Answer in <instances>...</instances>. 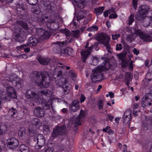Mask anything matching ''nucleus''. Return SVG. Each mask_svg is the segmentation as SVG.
<instances>
[{"label": "nucleus", "mask_w": 152, "mask_h": 152, "mask_svg": "<svg viewBox=\"0 0 152 152\" xmlns=\"http://www.w3.org/2000/svg\"><path fill=\"white\" fill-rule=\"evenodd\" d=\"M104 10V7H101L95 9L94 11L97 15H99L103 12Z\"/></svg>", "instance_id": "nucleus-33"}, {"label": "nucleus", "mask_w": 152, "mask_h": 152, "mask_svg": "<svg viewBox=\"0 0 152 152\" xmlns=\"http://www.w3.org/2000/svg\"><path fill=\"white\" fill-rule=\"evenodd\" d=\"M97 105L99 110L103 109L104 105L103 100L102 99L99 100L97 103Z\"/></svg>", "instance_id": "nucleus-39"}, {"label": "nucleus", "mask_w": 152, "mask_h": 152, "mask_svg": "<svg viewBox=\"0 0 152 152\" xmlns=\"http://www.w3.org/2000/svg\"><path fill=\"white\" fill-rule=\"evenodd\" d=\"M34 140L37 141V144L35 146V148L37 149H39L41 148L45 145V141L44 136L42 134H39L36 138H35Z\"/></svg>", "instance_id": "nucleus-12"}, {"label": "nucleus", "mask_w": 152, "mask_h": 152, "mask_svg": "<svg viewBox=\"0 0 152 152\" xmlns=\"http://www.w3.org/2000/svg\"><path fill=\"white\" fill-rule=\"evenodd\" d=\"M110 67L109 63L106 62L105 64H102L101 66H98L96 68L92 70L93 73L91 75V79H93L102 78L103 77L102 71L108 69Z\"/></svg>", "instance_id": "nucleus-4"}, {"label": "nucleus", "mask_w": 152, "mask_h": 152, "mask_svg": "<svg viewBox=\"0 0 152 152\" xmlns=\"http://www.w3.org/2000/svg\"><path fill=\"white\" fill-rule=\"evenodd\" d=\"M109 96L111 98H113L114 97V94L113 93L111 92H109L108 93Z\"/></svg>", "instance_id": "nucleus-63"}, {"label": "nucleus", "mask_w": 152, "mask_h": 152, "mask_svg": "<svg viewBox=\"0 0 152 152\" xmlns=\"http://www.w3.org/2000/svg\"><path fill=\"white\" fill-rule=\"evenodd\" d=\"M60 31L63 34H65L66 36H69L71 34L69 31L67 29H61L60 30Z\"/></svg>", "instance_id": "nucleus-35"}, {"label": "nucleus", "mask_w": 152, "mask_h": 152, "mask_svg": "<svg viewBox=\"0 0 152 152\" xmlns=\"http://www.w3.org/2000/svg\"><path fill=\"white\" fill-rule=\"evenodd\" d=\"M17 23L18 25L20 26L21 27L26 29L27 30L28 28L27 24L22 21L20 20L18 21L17 22Z\"/></svg>", "instance_id": "nucleus-32"}, {"label": "nucleus", "mask_w": 152, "mask_h": 152, "mask_svg": "<svg viewBox=\"0 0 152 152\" xmlns=\"http://www.w3.org/2000/svg\"><path fill=\"white\" fill-rule=\"evenodd\" d=\"M76 3L77 6L80 9L83 8L86 5V3L84 0H72Z\"/></svg>", "instance_id": "nucleus-22"}, {"label": "nucleus", "mask_w": 152, "mask_h": 152, "mask_svg": "<svg viewBox=\"0 0 152 152\" xmlns=\"http://www.w3.org/2000/svg\"><path fill=\"white\" fill-rule=\"evenodd\" d=\"M98 40L100 42L106 46L107 51L110 52V45L109 44L110 40L109 37L106 35H101L98 37Z\"/></svg>", "instance_id": "nucleus-10"}, {"label": "nucleus", "mask_w": 152, "mask_h": 152, "mask_svg": "<svg viewBox=\"0 0 152 152\" xmlns=\"http://www.w3.org/2000/svg\"><path fill=\"white\" fill-rule=\"evenodd\" d=\"M32 12L36 14H39L40 12V10L38 7H35L31 8Z\"/></svg>", "instance_id": "nucleus-37"}, {"label": "nucleus", "mask_w": 152, "mask_h": 152, "mask_svg": "<svg viewBox=\"0 0 152 152\" xmlns=\"http://www.w3.org/2000/svg\"><path fill=\"white\" fill-rule=\"evenodd\" d=\"M122 49L121 45V44H117L116 47V50H120Z\"/></svg>", "instance_id": "nucleus-56"}, {"label": "nucleus", "mask_w": 152, "mask_h": 152, "mask_svg": "<svg viewBox=\"0 0 152 152\" xmlns=\"http://www.w3.org/2000/svg\"><path fill=\"white\" fill-rule=\"evenodd\" d=\"M39 42V40L37 38L30 37L28 39L26 44L22 45L20 46H18V49L21 50L24 47H26L28 46H36Z\"/></svg>", "instance_id": "nucleus-11"}, {"label": "nucleus", "mask_w": 152, "mask_h": 152, "mask_svg": "<svg viewBox=\"0 0 152 152\" xmlns=\"http://www.w3.org/2000/svg\"><path fill=\"white\" fill-rule=\"evenodd\" d=\"M125 78L127 80H129L132 79L131 74L129 72H127L125 75Z\"/></svg>", "instance_id": "nucleus-47"}, {"label": "nucleus", "mask_w": 152, "mask_h": 152, "mask_svg": "<svg viewBox=\"0 0 152 152\" xmlns=\"http://www.w3.org/2000/svg\"><path fill=\"white\" fill-rule=\"evenodd\" d=\"M19 149L21 152H29L30 151L29 148L24 144L21 145Z\"/></svg>", "instance_id": "nucleus-29"}, {"label": "nucleus", "mask_w": 152, "mask_h": 152, "mask_svg": "<svg viewBox=\"0 0 152 152\" xmlns=\"http://www.w3.org/2000/svg\"><path fill=\"white\" fill-rule=\"evenodd\" d=\"M17 10L18 11H21L24 10L22 4H18L16 5Z\"/></svg>", "instance_id": "nucleus-45"}, {"label": "nucleus", "mask_w": 152, "mask_h": 152, "mask_svg": "<svg viewBox=\"0 0 152 152\" xmlns=\"http://www.w3.org/2000/svg\"><path fill=\"white\" fill-rule=\"evenodd\" d=\"M149 7L147 5H142L140 6L138 9V12L143 15H146L148 13Z\"/></svg>", "instance_id": "nucleus-21"}, {"label": "nucleus", "mask_w": 152, "mask_h": 152, "mask_svg": "<svg viewBox=\"0 0 152 152\" xmlns=\"http://www.w3.org/2000/svg\"><path fill=\"white\" fill-rule=\"evenodd\" d=\"M25 128H20L18 132V134L19 137L22 139H24L26 136L27 134L26 133Z\"/></svg>", "instance_id": "nucleus-25"}, {"label": "nucleus", "mask_w": 152, "mask_h": 152, "mask_svg": "<svg viewBox=\"0 0 152 152\" xmlns=\"http://www.w3.org/2000/svg\"><path fill=\"white\" fill-rule=\"evenodd\" d=\"M98 29V28L97 26H92L87 28V30L90 31H96Z\"/></svg>", "instance_id": "nucleus-41"}, {"label": "nucleus", "mask_w": 152, "mask_h": 152, "mask_svg": "<svg viewBox=\"0 0 152 152\" xmlns=\"http://www.w3.org/2000/svg\"><path fill=\"white\" fill-rule=\"evenodd\" d=\"M72 105L76 107L77 108L79 109V102L77 100H74L73 102Z\"/></svg>", "instance_id": "nucleus-46"}, {"label": "nucleus", "mask_w": 152, "mask_h": 152, "mask_svg": "<svg viewBox=\"0 0 152 152\" xmlns=\"http://www.w3.org/2000/svg\"><path fill=\"white\" fill-rule=\"evenodd\" d=\"M59 151L60 152H62L63 151L67 152L69 149V148L67 145H65L63 144H61L59 146Z\"/></svg>", "instance_id": "nucleus-28"}, {"label": "nucleus", "mask_w": 152, "mask_h": 152, "mask_svg": "<svg viewBox=\"0 0 152 152\" xmlns=\"http://www.w3.org/2000/svg\"><path fill=\"white\" fill-rule=\"evenodd\" d=\"M52 94V92L51 91L45 90L39 92L34 88L27 90L25 93L26 98L41 103L42 106L46 110L49 109L50 105H51L50 101Z\"/></svg>", "instance_id": "nucleus-1"}, {"label": "nucleus", "mask_w": 152, "mask_h": 152, "mask_svg": "<svg viewBox=\"0 0 152 152\" xmlns=\"http://www.w3.org/2000/svg\"><path fill=\"white\" fill-rule=\"evenodd\" d=\"M85 116V113L82 110L80 111V114H79L77 118H76L75 121V125H80L81 124V121L83 120V118Z\"/></svg>", "instance_id": "nucleus-19"}, {"label": "nucleus", "mask_w": 152, "mask_h": 152, "mask_svg": "<svg viewBox=\"0 0 152 152\" xmlns=\"http://www.w3.org/2000/svg\"><path fill=\"white\" fill-rule=\"evenodd\" d=\"M1 95V98L5 100H8L10 97L12 98H16L17 97L14 88L10 86L7 88L6 92H2Z\"/></svg>", "instance_id": "nucleus-5"}, {"label": "nucleus", "mask_w": 152, "mask_h": 152, "mask_svg": "<svg viewBox=\"0 0 152 152\" xmlns=\"http://www.w3.org/2000/svg\"><path fill=\"white\" fill-rule=\"evenodd\" d=\"M15 86L18 88H19L23 86V80L22 79H20L15 82Z\"/></svg>", "instance_id": "nucleus-34"}, {"label": "nucleus", "mask_w": 152, "mask_h": 152, "mask_svg": "<svg viewBox=\"0 0 152 152\" xmlns=\"http://www.w3.org/2000/svg\"><path fill=\"white\" fill-rule=\"evenodd\" d=\"M145 97V98L151 101L152 100V91L151 92L146 94Z\"/></svg>", "instance_id": "nucleus-44"}, {"label": "nucleus", "mask_w": 152, "mask_h": 152, "mask_svg": "<svg viewBox=\"0 0 152 152\" xmlns=\"http://www.w3.org/2000/svg\"><path fill=\"white\" fill-rule=\"evenodd\" d=\"M133 52L136 55H138L139 53V51L137 50L135 48L133 49Z\"/></svg>", "instance_id": "nucleus-61"}, {"label": "nucleus", "mask_w": 152, "mask_h": 152, "mask_svg": "<svg viewBox=\"0 0 152 152\" xmlns=\"http://www.w3.org/2000/svg\"><path fill=\"white\" fill-rule=\"evenodd\" d=\"M89 45V43L88 42H87L85 46L86 50L82 51L81 53L82 60L83 62H85L86 58L90 54L91 50L94 46V45H93L91 46L88 47Z\"/></svg>", "instance_id": "nucleus-13"}, {"label": "nucleus", "mask_w": 152, "mask_h": 152, "mask_svg": "<svg viewBox=\"0 0 152 152\" xmlns=\"http://www.w3.org/2000/svg\"><path fill=\"white\" fill-rule=\"evenodd\" d=\"M39 63L42 65H45L48 64L50 61L49 59L47 58L38 56L37 58Z\"/></svg>", "instance_id": "nucleus-23"}, {"label": "nucleus", "mask_w": 152, "mask_h": 152, "mask_svg": "<svg viewBox=\"0 0 152 152\" xmlns=\"http://www.w3.org/2000/svg\"><path fill=\"white\" fill-rule=\"evenodd\" d=\"M56 46L53 49V51L54 53H64L71 56L73 52V49L70 47H67L66 49H62L63 47L65 46L67 42H57L54 43Z\"/></svg>", "instance_id": "nucleus-3"}, {"label": "nucleus", "mask_w": 152, "mask_h": 152, "mask_svg": "<svg viewBox=\"0 0 152 152\" xmlns=\"http://www.w3.org/2000/svg\"><path fill=\"white\" fill-rule=\"evenodd\" d=\"M110 128V126H107L105 128L103 129L102 130L104 132H107Z\"/></svg>", "instance_id": "nucleus-64"}, {"label": "nucleus", "mask_w": 152, "mask_h": 152, "mask_svg": "<svg viewBox=\"0 0 152 152\" xmlns=\"http://www.w3.org/2000/svg\"><path fill=\"white\" fill-rule=\"evenodd\" d=\"M112 39H113L115 40L118 39L120 37V34H115L112 35Z\"/></svg>", "instance_id": "nucleus-53"}, {"label": "nucleus", "mask_w": 152, "mask_h": 152, "mask_svg": "<svg viewBox=\"0 0 152 152\" xmlns=\"http://www.w3.org/2000/svg\"><path fill=\"white\" fill-rule=\"evenodd\" d=\"M109 11L110 14V15L109 16V18H116L117 17V15L113 8H112L111 9H110Z\"/></svg>", "instance_id": "nucleus-31"}, {"label": "nucleus", "mask_w": 152, "mask_h": 152, "mask_svg": "<svg viewBox=\"0 0 152 152\" xmlns=\"http://www.w3.org/2000/svg\"><path fill=\"white\" fill-rule=\"evenodd\" d=\"M151 101L149 99H146V98H144L142 100L141 103L142 106L143 107H145L148 105L151 106Z\"/></svg>", "instance_id": "nucleus-27"}, {"label": "nucleus", "mask_w": 152, "mask_h": 152, "mask_svg": "<svg viewBox=\"0 0 152 152\" xmlns=\"http://www.w3.org/2000/svg\"><path fill=\"white\" fill-rule=\"evenodd\" d=\"M110 14L109 10H108L105 11L103 13L105 17H106L108 16V13Z\"/></svg>", "instance_id": "nucleus-62"}, {"label": "nucleus", "mask_w": 152, "mask_h": 152, "mask_svg": "<svg viewBox=\"0 0 152 152\" xmlns=\"http://www.w3.org/2000/svg\"><path fill=\"white\" fill-rule=\"evenodd\" d=\"M85 99L86 97L83 94H82L80 97V102L81 103L85 101Z\"/></svg>", "instance_id": "nucleus-55"}, {"label": "nucleus", "mask_w": 152, "mask_h": 152, "mask_svg": "<svg viewBox=\"0 0 152 152\" xmlns=\"http://www.w3.org/2000/svg\"><path fill=\"white\" fill-rule=\"evenodd\" d=\"M135 38V37H134L133 35H128L126 39L127 40L131 42Z\"/></svg>", "instance_id": "nucleus-49"}, {"label": "nucleus", "mask_w": 152, "mask_h": 152, "mask_svg": "<svg viewBox=\"0 0 152 152\" xmlns=\"http://www.w3.org/2000/svg\"><path fill=\"white\" fill-rule=\"evenodd\" d=\"M41 22L43 23H47V25H49V24L50 25L51 23H55V21L54 20H52L50 19L47 16H45L44 18H42L41 20Z\"/></svg>", "instance_id": "nucleus-24"}, {"label": "nucleus", "mask_w": 152, "mask_h": 152, "mask_svg": "<svg viewBox=\"0 0 152 152\" xmlns=\"http://www.w3.org/2000/svg\"><path fill=\"white\" fill-rule=\"evenodd\" d=\"M61 80L62 82L60 85L63 89L64 94H67L70 91V87L67 85V82L66 79L62 78Z\"/></svg>", "instance_id": "nucleus-17"}, {"label": "nucleus", "mask_w": 152, "mask_h": 152, "mask_svg": "<svg viewBox=\"0 0 152 152\" xmlns=\"http://www.w3.org/2000/svg\"><path fill=\"white\" fill-rule=\"evenodd\" d=\"M32 124L35 126L39 128L42 125V122L37 118H34L31 121Z\"/></svg>", "instance_id": "nucleus-26"}, {"label": "nucleus", "mask_w": 152, "mask_h": 152, "mask_svg": "<svg viewBox=\"0 0 152 152\" xmlns=\"http://www.w3.org/2000/svg\"><path fill=\"white\" fill-rule=\"evenodd\" d=\"M34 113L37 117H42L45 114L44 110L40 107L35 108L34 110Z\"/></svg>", "instance_id": "nucleus-18"}, {"label": "nucleus", "mask_w": 152, "mask_h": 152, "mask_svg": "<svg viewBox=\"0 0 152 152\" xmlns=\"http://www.w3.org/2000/svg\"><path fill=\"white\" fill-rule=\"evenodd\" d=\"M37 0H30L29 1V4L33 5H35L37 3Z\"/></svg>", "instance_id": "nucleus-51"}, {"label": "nucleus", "mask_w": 152, "mask_h": 152, "mask_svg": "<svg viewBox=\"0 0 152 152\" xmlns=\"http://www.w3.org/2000/svg\"><path fill=\"white\" fill-rule=\"evenodd\" d=\"M45 152H53V148L47 146L45 148Z\"/></svg>", "instance_id": "nucleus-50"}, {"label": "nucleus", "mask_w": 152, "mask_h": 152, "mask_svg": "<svg viewBox=\"0 0 152 152\" xmlns=\"http://www.w3.org/2000/svg\"><path fill=\"white\" fill-rule=\"evenodd\" d=\"M0 1L3 3H11L13 1V0H0Z\"/></svg>", "instance_id": "nucleus-57"}, {"label": "nucleus", "mask_w": 152, "mask_h": 152, "mask_svg": "<svg viewBox=\"0 0 152 152\" xmlns=\"http://www.w3.org/2000/svg\"><path fill=\"white\" fill-rule=\"evenodd\" d=\"M134 33L144 41H152V37H151L152 36V31L146 34L140 30H136Z\"/></svg>", "instance_id": "nucleus-7"}, {"label": "nucleus", "mask_w": 152, "mask_h": 152, "mask_svg": "<svg viewBox=\"0 0 152 152\" xmlns=\"http://www.w3.org/2000/svg\"><path fill=\"white\" fill-rule=\"evenodd\" d=\"M135 18L136 20L139 21H141L144 20L143 22V26L145 27H147L149 26L150 23L149 21L145 22V21L148 20L149 18H146V15H143L142 13H140V12H138L135 16Z\"/></svg>", "instance_id": "nucleus-14"}, {"label": "nucleus", "mask_w": 152, "mask_h": 152, "mask_svg": "<svg viewBox=\"0 0 152 152\" xmlns=\"http://www.w3.org/2000/svg\"><path fill=\"white\" fill-rule=\"evenodd\" d=\"M138 0H133L132 3L133 7L135 10H136L137 8V1Z\"/></svg>", "instance_id": "nucleus-52"}, {"label": "nucleus", "mask_w": 152, "mask_h": 152, "mask_svg": "<svg viewBox=\"0 0 152 152\" xmlns=\"http://www.w3.org/2000/svg\"><path fill=\"white\" fill-rule=\"evenodd\" d=\"M134 15L131 14L129 18V24L131 25L134 21Z\"/></svg>", "instance_id": "nucleus-43"}, {"label": "nucleus", "mask_w": 152, "mask_h": 152, "mask_svg": "<svg viewBox=\"0 0 152 152\" xmlns=\"http://www.w3.org/2000/svg\"><path fill=\"white\" fill-rule=\"evenodd\" d=\"M36 35L39 36V38L41 40L49 38L50 33L47 30L41 28H37Z\"/></svg>", "instance_id": "nucleus-8"}, {"label": "nucleus", "mask_w": 152, "mask_h": 152, "mask_svg": "<svg viewBox=\"0 0 152 152\" xmlns=\"http://www.w3.org/2000/svg\"><path fill=\"white\" fill-rule=\"evenodd\" d=\"M117 56L121 60H122L125 58L126 54L124 53H122L120 54H118Z\"/></svg>", "instance_id": "nucleus-48"}, {"label": "nucleus", "mask_w": 152, "mask_h": 152, "mask_svg": "<svg viewBox=\"0 0 152 152\" xmlns=\"http://www.w3.org/2000/svg\"><path fill=\"white\" fill-rule=\"evenodd\" d=\"M7 130V126L5 124L0 125V135L5 134Z\"/></svg>", "instance_id": "nucleus-30"}, {"label": "nucleus", "mask_w": 152, "mask_h": 152, "mask_svg": "<svg viewBox=\"0 0 152 152\" xmlns=\"http://www.w3.org/2000/svg\"><path fill=\"white\" fill-rule=\"evenodd\" d=\"M106 116L108 117L109 119L111 121H112L114 118V117L113 116L108 114L106 115Z\"/></svg>", "instance_id": "nucleus-60"}, {"label": "nucleus", "mask_w": 152, "mask_h": 152, "mask_svg": "<svg viewBox=\"0 0 152 152\" xmlns=\"http://www.w3.org/2000/svg\"><path fill=\"white\" fill-rule=\"evenodd\" d=\"M80 31L78 30H76L73 31L71 34L73 37L79 38V34Z\"/></svg>", "instance_id": "nucleus-42"}, {"label": "nucleus", "mask_w": 152, "mask_h": 152, "mask_svg": "<svg viewBox=\"0 0 152 152\" xmlns=\"http://www.w3.org/2000/svg\"><path fill=\"white\" fill-rule=\"evenodd\" d=\"M17 78V76L15 74L7 75L5 77L4 80H2V83L4 85L8 84L9 83H12L14 81L15 79Z\"/></svg>", "instance_id": "nucleus-16"}, {"label": "nucleus", "mask_w": 152, "mask_h": 152, "mask_svg": "<svg viewBox=\"0 0 152 152\" xmlns=\"http://www.w3.org/2000/svg\"><path fill=\"white\" fill-rule=\"evenodd\" d=\"M7 147L10 149H14L19 145L18 140L14 137L8 139L7 141Z\"/></svg>", "instance_id": "nucleus-15"}, {"label": "nucleus", "mask_w": 152, "mask_h": 152, "mask_svg": "<svg viewBox=\"0 0 152 152\" xmlns=\"http://www.w3.org/2000/svg\"><path fill=\"white\" fill-rule=\"evenodd\" d=\"M66 126L64 125L60 127L58 126L55 127L53 130L52 134V137L55 138L59 135H62L65 133Z\"/></svg>", "instance_id": "nucleus-9"}, {"label": "nucleus", "mask_w": 152, "mask_h": 152, "mask_svg": "<svg viewBox=\"0 0 152 152\" xmlns=\"http://www.w3.org/2000/svg\"><path fill=\"white\" fill-rule=\"evenodd\" d=\"M16 112V110L13 107H12L11 109H10L8 111L9 114L12 116H13Z\"/></svg>", "instance_id": "nucleus-40"}, {"label": "nucleus", "mask_w": 152, "mask_h": 152, "mask_svg": "<svg viewBox=\"0 0 152 152\" xmlns=\"http://www.w3.org/2000/svg\"><path fill=\"white\" fill-rule=\"evenodd\" d=\"M69 73L70 75L72 77H75L76 76V74L74 72L70 71Z\"/></svg>", "instance_id": "nucleus-59"}, {"label": "nucleus", "mask_w": 152, "mask_h": 152, "mask_svg": "<svg viewBox=\"0 0 152 152\" xmlns=\"http://www.w3.org/2000/svg\"><path fill=\"white\" fill-rule=\"evenodd\" d=\"M131 112L130 110L126 111L124 114V119L123 121L124 123H128L131 119Z\"/></svg>", "instance_id": "nucleus-20"}, {"label": "nucleus", "mask_w": 152, "mask_h": 152, "mask_svg": "<svg viewBox=\"0 0 152 152\" xmlns=\"http://www.w3.org/2000/svg\"><path fill=\"white\" fill-rule=\"evenodd\" d=\"M79 109L77 108L76 107H75L74 106H73L72 105L71 107V109L72 111L75 112L78 110Z\"/></svg>", "instance_id": "nucleus-58"}, {"label": "nucleus", "mask_w": 152, "mask_h": 152, "mask_svg": "<svg viewBox=\"0 0 152 152\" xmlns=\"http://www.w3.org/2000/svg\"><path fill=\"white\" fill-rule=\"evenodd\" d=\"M30 77L32 82L41 88L48 87L50 85V78L47 72L34 71L30 74Z\"/></svg>", "instance_id": "nucleus-2"}, {"label": "nucleus", "mask_w": 152, "mask_h": 152, "mask_svg": "<svg viewBox=\"0 0 152 152\" xmlns=\"http://www.w3.org/2000/svg\"><path fill=\"white\" fill-rule=\"evenodd\" d=\"M43 132L45 134H47L50 131V129L48 126L47 125H43Z\"/></svg>", "instance_id": "nucleus-36"}, {"label": "nucleus", "mask_w": 152, "mask_h": 152, "mask_svg": "<svg viewBox=\"0 0 152 152\" xmlns=\"http://www.w3.org/2000/svg\"><path fill=\"white\" fill-rule=\"evenodd\" d=\"M16 33L14 39L18 42H23L26 39V33L21 29L19 26L16 25L15 28Z\"/></svg>", "instance_id": "nucleus-6"}, {"label": "nucleus", "mask_w": 152, "mask_h": 152, "mask_svg": "<svg viewBox=\"0 0 152 152\" xmlns=\"http://www.w3.org/2000/svg\"><path fill=\"white\" fill-rule=\"evenodd\" d=\"M84 16L80 13H79L77 17V20L78 21L81 20L84 18Z\"/></svg>", "instance_id": "nucleus-54"}, {"label": "nucleus", "mask_w": 152, "mask_h": 152, "mask_svg": "<svg viewBox=\"0 0 152 152\" xmlns=\"http://www.w3.org/2000/svg\"><path fill=\"white\" fill-rule=\"evenodd\" d=\"M91 59L92 62H91V63L93 65H96L99 61L98 58L97 57L95 56L92 57Z\"/></svg>", "instance_id": "nucleus-38"}]
</instances>
